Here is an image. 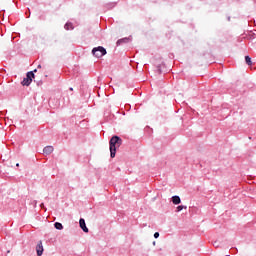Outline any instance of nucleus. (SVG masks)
Returning <instances> with one entry per match:
<instances>
[{"label": "nucleus", "mask_w": 256, "mask_h": 256, "mask_svg": "<svg viewBox=\"0 0 256 256\" xmlns=\"http://www.w3.org/2000/svg\"><path fill=\"white\" fill-rule=\"evenodd\" d=\"M109 145H110V156L113 159L115 158L117 149H119L121 145H123V140L119 136H113L110 139Z\"/></svg>", "instance_id": "obj_1"}, {"label": "nucleus", "mask_w": 256, "mask_h": 256, "mask_svg": "<svg viewBox=\"0 0 256 256\" xmlns=\"http://www.w3.org/2000/svg\"><path fill=\"white\" fill-rule=\"evenodd\" d=\"M92 55H94V57H97L99 59L104 55H107V50L102 46H98L92 49Z\"/></svg>", "instance_id": "obj_2"}, {"label": "nucleus", "mask_w": 256, "mask_h": 256, "mask_svg": "<svg viewBox=\"0 0 256 256\" xmlns=\"http://www.w3.org/2000/svg\"><path fill=\"white\" fill-rule=\"evenodd\" d=\"M33 79H35V74L33 72H28L26 74V78L23 79L22 85L29 87L31 83L33 82Z\"/></svg>", "instance_id": "obj_3"}, {"label": "nucleus", "mask_w": 256, "mask_h": 256, "mask_svg": "<svg viewBox=\"0 0 256 256\" xmlns=\"http://www.w3.org/2000/svg\"><path fill=\"white\" fill-rule=\"evenodd\" d=\"M79 223L82 231H84V233H89V228H87V225L85 224V219L81 218Z\"/></svg>", "instance_id": "obj_4"}, {"label": "nucleus", "mask_w": 256, "mask_h": 256, "mask_svg": "<svg viewBox=\"0 0 256 256\" xmlns=\"http://www.w3.org/2000/svg\"><path fill=\"white\" fill-rule=\"evenodd\" d=\"M37 255L41 256L43 255V242H39L36 246Z\"/></svg>", "instance_id": "obj_5"}, {"label": "nucleus", "mask_w": 256, "mask_h": 256, "mask_svg": "<svg viewBox=\"0 0 256 256\" xmlns=\"http://www.w3.org/2000/svg\"><path fill=\"white\" fill-rule=\"evenodd\" d=\"M43 153H45L46 155H51V153H53V146H46L43 149Z\"/></svg>", "instance_id": "obj_6"}, {"label": "nucleus", "mask_w": 256, "mask_h": 256, "mask_svg": "<svg viewBox=\"0 0 256 256\" xmlns=\"http://www.w3.org/2000/svg\"><path fill=\"white\" fill-rule=\"evenodd\" d=\"M172 203L174 205H179V203H181V198L179 196H173L172 197Z\"/></svg>", "instance_id": "obj_7"}, {"label": "nucleus", "mask_w": 256, "mask_h": 256, "mask_svg": "<svg viewBox=\"0 0 256 256\" xmlns=\"http://www.w3.org/2000/svg\"><path fill=\"white\" fill-rule=\"evenodd\" d=\"M64 29H66V31H71L73 29V24L72 23H66L64 26Z\"/></svg>", "instance_id": "obj_8"}, {"label": "nucleus", "mask_w": 256, "mask_h": 256, "mask_svg": "<svg viewBox=\"0 0 256 256\" xmlns=\"http://www.w3.org/2000/svg\"><path fill=\"white\" fill-rule=\"evenodd\" d=\"M54 227H55V229H58V231L63 230V224H61V223H59V222H56V223L54 224Z\"/></svg>", "instance_id": "obj_9"}, {"label": "nucleus", "mask_w": 256, "mask_h": 256, "mask_svg": "<svg viewBox=\"0 0 256 256\" xmlns=\"http://www.w3.org/2000/svg\"><path fill=\"white\" fill-rule=\"evenodd\" d=\"M245 61H246L247 65H253V62L251 61V57L245 56Z\"/></svg>", "instance_id": "obj_10"}, {"label": "nucleus", "mask_w": 256, "mask_h": 256, "mask_svg": "<svg viewBox=\"0 0 256 256\" xmlns=\"http://www.w3.org/2000/svg\"><path fill=\"white\" fill-rule=\"evenodd\" d=\"M127 41H129V39H127V38L120 39L117 41V45H121V43H127Z\"/></svg>", "instance_id": "obj_11"}, {"label": "nucleus", "mask_w": 256, "mask_h": 256, "mask_svg": "<svg viewBox=\"0 0 256 256\" xmlns=\"http://www.w3.org/2000/svg\"><path fill=\"white\" fill-rule=\"evenodd\" d=\"M176 209H177V211L179 212V211H183V209H187V207H186V206H183V205H180V206H178Z\"/></svg>", "instance_id": "obj_12"}, {"label": "nucleus", "mask_w": 256, "mask_h": 256, "mask_svg": "<svg viewBox=\"0 0 256 256\" xmlns=\"http://www.w3.org/2000/svg\"><path fill=\"white\" fill-rule=\"evenodd\" d=\"M154 237H155V239H159V232H156V233L154 234Z\"/></svg>", "instance_id": "obj_13"}, {"label": "nucleus", "mask_w": 256, "mask_h": 256, "mask_svg": "<svg viewBox=\"0 0 256 256\" xmlns=\"http://www.w3.org/2000/svg\"><path fill=\"white\" fill-rule=\"evenodd\" d=\"M30 73H33L35 75V73H37V69H34L33 71H30Z\"/></svg>", "instance_id": "obj_14"}, {"label": "nucleus", "mask_w": 256, "mask_h": 256, "mask_svg": "<svg viewBox=\"0 0 256 256\" xmlns=\"http://www.w3.org/2000/svg\"><path fill=\"white\" fill-rule=\"evenodd\" d=\"M38 69H41V65H38Z\"/></svg>", "instance_id": "obj_15"}, {"label": "nucleus", "mask_w": 256, "mask_h": 256, "mask_svg": "<svg viewBox=\"0 0 256 256\" xmlns=\"http://www.w3.org/2000/svg\"><path fill=\"white\" fill-rule=\"evenodd\" d=\"M16 167H19V163L16 164Z\"/></svg>", "instance_id": "obj_16"}, {"label": "nucleus", "mask_w": 256, "mask_h": 256, "mask_svg": "<svg viewBox=\"0 0 256 256\" xmlns=\"http://www.w3.org/2000/svg\"><path fill=\"white\" fill-rule=\"evenodd\" d=\"M70 91H73V88H70Z\"/></svg>", "instance_id": "obj_17"}, {"label": "nucleus", "mask_w": 256, "mask_h": 256, "mask_svg": "<svg viewBox=\"0 0 256 256\" xmlns=\"http://www.w3.org/2000/svg\"><path fill=\"white\" fill-rule=\"evenodd\" d=\"M41 207H44V204H41Z\"/></svg>", "instance_id": "obj_18"}]
</instances>
